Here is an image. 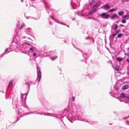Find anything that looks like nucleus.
<instances>
[{
  "mask_svg": "<svg viewBox=\"0 0 129 129\" xmlns=\"http://www.w3.org/2000/svg\"><path fill=\"white\" fill-rule=\"evenodd\" d=\"M101 4V2L99 0L96 2L95 4L92 6V8L96 7L98 9Z\"/></svg>",
  "mask_w": 129,
  "mask_h": 129,
  "instance_id": "obj_6",
  "label": "nucleus"
},
{
  "mask_svg": "<svg viewBox=\"0 0 129 129\" xmlns=\"http://www.w3.org/2000/svg\"><path fill=\"white\" fill-rule=\"evenodd\" d=\"M128 85H126L123 86L122 87V89L123 90H125L128 88Z\"/></svg>",
  "mask_w": 129,
  "mask_h": 129,
  "instance_id": "obj_15",
  "label": "nucleus"
},
{
  "mask_svg": "<svg viewBox=\"0 0 129 129\" xmlns=\"http://www.w3.org/2000/svg\"><path fill=\"white\" fill-rule=\"evenodd\" d=\"M122 22L123 23H126V20L124 19H123L122 21Z\"/></svg>",
  "mask_w": 129,
  "mask_h": 129,
  "instance_id": "obj_37",
  "label": "nucleus"
},
{
  "mask_svg": "<svg viewBox=\"0 0 129 129\" xmlns=\"http://www.w3.org/2000/svg\"><path fill=\"white\" fill-rule=\"evenodd\" d=\"M126 61L127 62H129V59H127L126 60Z\"/></svg>",
  "mask_w": 129,
  "mask_h": 129,
  "instance_id": "obj_54",
  "label": "nucleus"
},
{
  "mask_svg": "<svg viewBox=\"0 0 129 129\" xmlns=\"http://www.w3.org/2000/svg\"><path fill=\"white\" fill-rule=\"evenodd\" d=\"M118 14L120 16H122L124 13L123 11H119L118 13Z\"/></svg>",
  "mask_w": 129,
  "mask_h": 129,
  "instance_id": "obj_21",
  "label": "nucleus"
},
{
  "mask_svg": "<svg viewBox=\"0 0 129 129\" xmlns=\"http://www.w3.org/2000/svg\"><path fill=\"white\" fill-rule=\"evenodd\" d=\"M125 95L124 93H121L119 97L121 98H125Z\"/></svg>",
  "mask_w": 129,
  "mask_h": 129,
  "instance_id": "obj_20",
  "label": "nucleus"
},
{
  "mask_svg": "<svg viewBox=\"0 0 129 129\" xmlns=\"http://www.w3.org/2000/svg\"><path fill=\"white\" fill-rule=\"evenodd\" d=\"M115 69L117 71H118L119 70V68H116Z\"/></svg>",
  "mask_w": 129,
  "mask_h": 129,
  "instance_id": "obj_47",
  "label": "nucleus"
},
{
  "mask_svg": "<svg viewBox=\"0 0 129 129\" xmlns=\"http://www.w3.org/2000/svg\"><path fill=\"white\" fill-rule=\"evenodd\" d=\"M59 119H60V120H61V121H62V122L63 123H63V121H62V119H60V118Z\"/></svg>",
  "mask_w": 129,
  "mask_h": 129,
  "instance_id": "obj_60",
  "label": "nucleus"
},
{
  "mask_svg": "<svg viewBox=\"0 0 129 129\" xmlns=\"http://www.w3.org/2000/svg\"><path fill=\"white\" fill-rule=\"evenodd\" d=\"M126 1V2H129V0H125Z\"/></svg>",
  "mask_w": 129,
  "mask_h": 129,
  "instance_id": "obj_63",
  "label": "nucleus"
},
{
  "mask_svg": "<svg viewBox=\"0 0 129 129\" xmlns=\"http://www.w3.org/2000/svg\"><path fill=\"white\" fill-rule=\"evenodd\" d=\"M126 124L128 125H129V122L128 120L126 121Z\"/></svg>",
  "mask_w": 129,
  "mask_h": 129,
  "instance_id": "obj_45",
  "label": "nucleus"
},
{
  "mask_svg": "<svg viewBox=\"0 0 129 129\" xmlns=\"http://www.w3.org/2000/svg\"><path fill=\"white\" fill-rule=\"evenodd\" d=\"M49 24H50L52 25V23H51L50 22V21H49Z\"/></svg>",
  "mask_w": 129,
  "mask_h": 129,
  "instance_id": "obj_62",
  "label": "nucleus"
},
{
  "mask_svg": "<svg viewBox=\"0 0 129 129\" xmlns=\"http://www.w3.org/2000/svg\"><path fill=\"white\" fill-rule=\"evenodd\" d=\"M37 54L36 53H34L33 54V56H35Z\"/></svg>",
  "mask_w": 129,
  "mask_h": 129,
  "instance_id": "obj_46",
  "label": "nucleus"
},
{
  "mask_svg": "<svg viewBox=\"0 0 129 129\" xmlns=\"http://www.w3.org/2000/svg\"><path fill=\"white\" fill-rule=\"evenodd\" d=\"M13 83V82L12 81H10L9 82V85L10 86H11L12 85Z\"/></svg>",
  "mask_w": 129,
  "mask_h": 129,
  "instance_id": "obj_35",
  "label": "nucleus"
},
{
  "mask_svg": "<svg viewBox=\"0 0 129 129\" xmlns=\"http://www.w3.org/2000/svg\"><path fill=\"white\" fill-rule=\"evenodd\" d=\"M95 0H92L91 2L90 3L89 6H91L95 2Z\"/></svg>",
  "mask_w": 129,
  "mask_h": 129,
  "instance_id": "obj_28",
  "label": "nucleus"
},
{
  "mask_svg": "<svg viewBox=\"0 0 129 129\" xmlns=\"http://www.w3.org/2000/svg\"><path fill=\"white\" fill-rule=\"evenodd\" d=\"M25 26V24L24 23H23L22 24L20 27V30L21 29H22V28H23V27H24Z\"/></svg>",
  "mask_w": 129,
  "mask_h": 129,
  "instance_id": "obj_30",
  "label": "nucleus"
},
{
  "mask_svg": "<svg viewBox=\"0 0 129 129\" xmlns=\"http://www.w3.org/2000/svg\"><path fill=\"white\" fill-rule=\"evenodd\" d=\"M128 117H129V116H128L127 117H126L123 118V119H126V118H128Z\"/></svg>",
  "mask_w": 129,
  "mask_h": 129,
  "instance_id": "obj_52",
  "label": "nucleus"
},
{
  "mask_svg": "<svg viewBox=\"0 0 129 129\" xmlns=\"http://www.w3.org/2000/svg\"><path fill=\"white\" fill-rule=\"evenodd\" d=\"M71 6L72 7V9H75L76 8H75L74 7V6L72 5V3H73V2L72 0L71 1Z\"/></svg>",
  "mask_w": 129,
  "mask_h": 129,
  "instance_id": "obj_32",
  "label": "nucleus"
},
{
  "mask_svg": "<svg viewBox=\"0 0 129 129\" xmlns=\"http://www.w3.org/2000/svg\"><path fill=\"white\" fill-rule=\"evenodd\" d=\"M123 35V34L120 33L117 36V37L118 38H120L122 37Z\"/></svg>",
  "mask_w": 129,
  "mask_h": 129,
  "instance_id": "obj_27",
  "label": "nucleus"
},
{
  "mask_svg": "<svg viewBox=\"0 0 129 129\" xmlns=\"http://www.w3.org/2000/svg\"><path fill=\"white\" fill-rule=\"evenodd\" d=\"M129 17V15L128 14H126L125 15H124L123 16V17L124 19L126 18L127 17Z\"/></svg>",
  "mask_w": 129,
  "mask_h": 129,
  "instance_id": "obj_31",
  "label": "nucleus"
},
{
  "mask_svg": "<svg viewBox=\"0 0 129 129\" xmlns=\"http://www.w3.org/2000/svg\"><path fill=\"white\" fill-rule=\"evenodd\" d=\"M39 114L38 112H37L36 111L31 112L30 113H28L27 115L30 114Z\"/></svg>",
  "mask_w": 129,
  "mask_h": 129,
  "instance_id": "obj_24",
  "label": "nucleus"
},
{
  "mask_svg": "<svg viewBox=\"0 0 129 129\" xmlns=\"http://www.w3.org/2000/svg\"><path fill=\"white\" fill-rule=\"evenodd\" d=\"M125 99L127 100H128V96H127L126 95H125Z\"/></svg>",
  "mask_w": 129,
  "mask_h": 129,
  "instance_id": "obj_49",
  "label": "nucleus"
},
{
  "mask_svg": "<svg viewBox=\"0 0 129 129\" xmlns=\"http://www.w3.org/2000/svg\"><path fill=\"white\" fill-rule=\"evenodd\" d=\"M49 17H51L52 19L53 20H54V17L52 15H50Z\"/></svg>",
  "mask_w": 129,
  "mask_h": 129,
  "instance_id": "obj_43",
  "label": "nucleus"
},
{
  "mask_svg": "<svg viewBox=\"0 0 129 129\" xmlns=\"http://www.w3.org/2000/svg\"><path fill=\"white\" fill-rule=\"evenodd\" d=\"M37 74V80L38 81V82H39L41 79V73L40 70H39L38 71V70Z\"/></svg>",
  "mask_w": 129,
  "mask_h": 129,
  "instance_id": "obj_4",
  "label": "nucleus"
},
{
  "mask_svg": "<svg viewBox=\"0 0 129 129\" xmlns=\"http://www.w3.org/2000/svg\"><path fill=\"white\" fill-rule=\"evenodd\" d=\"M117 34L115 33L113 34L111 36V37H112L113 39H114V37Z\"/></svg>",
  "mask_w": 129,
  "mask_h": 129,
  "instance_id": "obj_36",
  "label": "nucleus"
},
{
  "mask_svg": "<svg viewBox=\"0 0 129 129\" xmlns=\"http://www.w3.org/2000/svg\"><path fill=\"white\" fill-rule=\"evenodd\" d=\"M116 60L119 62H120L123 60V58L121 57H118L116 58Z\"/></svg>",
  "mask_w": 129,
  "mask_h": 129,
  "instance_id": "obj_16",
  "label": "nucleus"
},
{
  "mask_svg": "<svg viewBox=\"0 0 129 129\" xmlns=\"http://www.w3.org/2000/svg\"><path fill=\"white\" fill-rule=\"evenodd\" d=\"M12 104L13 105V107L14 108H17V105H18V102L17 100H16L14 102L13 101V98L12 99Z\"/></svg>",
  "mask_w": 129,
  "mask_h": 129,
  "instance_id": "obj_8",
  "label": "nucleus"
},
{
  "mask_svg": "<svg viewBox=\"0 0 129 129\" xmlns=\"http://www.w3.org/2000/svg\"><path fill=\"white\" fill-rule=\"evenodd\" d=\"M22 110L21 109H19L18 110V113H20L21 112H22Z\"/></svg>",
  "mask_w": 129,
  "mask_h": 129,
  "instance_id": "obj_41",
  "label": "nucleus"
},
{
  "mask_svg": "<svg viewBox=\"0 0 129 129\" xmlns=\"http://www.w3.org/2000/svg\"><path fill=\"white\" fill-rule=\"evenodd\" d=\"M111 18L112 19H114L115 18H118L119 17L117 16V14H114L111 16Z\"/></svg>",
  "mask_w": 129,
  "mask_h": 129,
  "instance_id": "obj_11",
  "label": "nucleus"
},
{
  "mask_svg": "<svg viewBox=\"0 0 129 129\" xmlns=\"http://www.w3.org/2000/svg\"><path fill=\"white\" fill-rule=\"evenodd\" d=\"M75 100V97L73 96L71 98V100L73 101H74Z\"/></svg>",
  "mask_w": 129,
  "mask_h": 129,
  "instance_id": "obj_39",
  "label": "nucleus"
},
{
  "mask_svg": "<svg viewBox=\"0 0 129 129\" xmlns=\"http://www.w3.org/2000/svg\"><path fill=\"white\" fill-rule=\"evenodd\" d=\"M102 18L104 19H108L110 16L109 15L107 14L106 13H104L100 15Z\"/></svg>",
  "mask_w": 129,
  "mask_h": 129,
  "instance_id": "obj_3",
  "label": "nucleus"
},
{
  "mask_svg": "<svg viewBox=\"0 0 129 129\" xmlns=\"http://www.w3.org/2000/svg\"><path fill=\"white\" fill-rule=\"evenodd\" d=\"M114 26L115 27L114 28V30H116L117 29L118 27V25L116 24H115L114 25Z\"/></svg>",
  "mask_w": 129,
  "mask_h": 129,
  "instance_id": "obj_25",
  "label": "nucleus"
},
{
  "mask_svg": "<svg viewBox=\"0 0 129 129\" xmlns=\"http://www.w3.org/2000/svg\"><path fill=\"white\" fill-rule=\"evenodd\" d=\"M120 31V30L119 29L118 30H117L116 31V33L117 34Z\"/></svg>",
  "mask_w": 129,
  "mask_h": 129,
  "instance_id": "obj_40",
  "label": "nucleus"
},
{
  "mask_svg": "<svg viewBox=\"0 0 129 129\" xmlns=\"http://www.w3.org/2000/svg\"><path fill=\"white\" fill-rule=\"evenodd\" d=\"M8 49V48H7L5 51V52H6L7 51Z\"/></svg>",
  "mask_w": 129,
  "mask_h": 129,
  "instance_id": "obj_57",
  "label": "nucleus"
},
{
  "mask_svg": "<svg viewBox=\"0 0 129 129\" xmlns=\"http://www.w3.org/2000/svg\"><path fill=\"white\" fill-rule=\"evenodd\" d=\"M24 107L26 109H27L28 110H29V108H28V107L26 106H24Z\"/></svg>",
  "mask_w": 129,
  "mask_h": 129,
  "instance_id": "obj_51",
  "label": "nucleus"
},
{
  "mask_svg": "<svg viewBox=\"0 0 129 129\" xmlns=\"http://www.w3.org/2000/svg\"><path fill=\"white\" fill-rule=\"evenodd\" d=\"M80 107L78 105L74 104L72 106V111L75 115H73L71 113L68 114L67 118L71 122L74 120H79L85 122H87L90 124L94 125L98 122L97 121H93L86 119V117L84 116L82 113L80 112Z\"/></svg>",
  "mask_w": 129,
  "mask_h": 129,
  "instance_id": "obj_1",
  "label": "nucleus"
},
{
  "mask_svg": "<svg viewBox=\"0 0 129 129\" xmlns=\"http://www.w3.org/2000/svg\"><path fill=\"white\" fill-rule=\"evenodd\" d=\"M42 104L45 107H46V105H47L48 104V103L47 101L46 100H45L44 103L42 102Z\"/></svg>",
  "mask_w": 129,
  "mask_h": 129,
  "instance_id": "obj_19",
  "label": "nucleus"
},
{
  "mask_svg": "<svg viewBox=\"0 0 129 129\" xmlns=\"http://www.w3.org/2000/svg\"><path fill=\"white\" fill-rule=\"evenodd\" d=\"M121 2L122 3H124L126 2V1L125 0H122Z\"/></svg>",
  "mask_w": 129,
  "mask_h": 129,
  "instance_id": "obj_50",
  "label": "nucleus"
},
{
  "mask_svg": "<svg viewBox=\"0 0 129 129\" xmlns=\"http://www.w3.org/2000/svg\"><path fill=\"white\" fill-rule=\"evenodd\" d=\"M101 8H103L104 9L106 10L109 9L110 7L108 4H106L104 6H102Z\"/></svg>",
  "mask_w": 129,
  "mask_h": 129,
  "instance_id": "obj_9",
  "label": "nucleus"
},
{
  "mask_svg": "<svg viewBox=\"0 0 129 129\" xmlns=\"http://www.w3.org/2000/svg\"><path fill=\"white\" fill-rule=\"evenodd\" d=\"M29 50L31 51L32 52H33V49L32 48H30Z\"/></svg>",
  "mask_w": 129,
  "mask_h": 129,
  "instance_id": "obj_48",
  "label": "nucleus"
},
{
  "mask_svg": "<svg viewBox=\"0 0 129 129\" xmlns=\"http://www.w3.org/2000/svg\"><path fill=\"white\" fill-rule=\"evenodd\" d=\"M21 52H22V53H24L25 54L27 55H29V54H28L27 52H24V51H23Z\"/></svg>",
  "mask_w": 129,
  "mask_h": 129,
  "instance_id": "obj_42",
  "label": "nucleus"
},
{
  "mask_svg": "<svg viewBox=\"0 0 129 129\" xmlns=\"http://www.w3.org/2000/svg\"><path fill=\"white\" fill-rule=\"evenodd\" d=\"M86 39H89L90 41V43L91 42H92L93 43H94V40L93 39V38L92 37H87L86 38Z\"/></svg>",
  "mask_w": 129,
  "mask_h": 129,
  "instance_id": "obj_13",
  "label": "nucleus"
},
{
  "mask_svg": "<svg viewBox=\"0 0 129 129\" xmlns=\"http://www.w3.org/2000/svg\"><path fill=\"white\" fill-rule=\"evenodd\" d=\"M18 30L17 29H16L15 30V35L13 36V40H16V43L17 44L20 45V46H23V38H25V37H19L18 36Z\"/></svg>",
  "mask_w": 129,
  "mask_h": 129,
  "instance_id": "obj_2",
  "label": "nucleus"
},
{
  "mask_svg": "<svg viewBox=\"0 0 129 129\" xmlns=\"http://www.w3.org/2000/svg\"><path fill=\"white\" fill-rule=\"evenodd\" d=\"M97 11V9L96 8H94L93 9L91 10L89 12V14H91L94 12H96Z\"/></svg>",
  "mask_w": 129,
  "mask_h": 129,
  "instance_id": "obj_10",
  "label": "nucleus"
},
{
  "mask_svg": "<svg viewBox=\"0 0 129 129\" xmlns=\"http://www.w3.org/2000/svg\"><path fill=\"white\" fill-rule=\"evenodd\" d=\"M86 77L89 78L90 79H91L92 78V76L91 75H90V74H88L87 76Z\"/></svg>",
  "mask_w": 129,
  "mask_h": 129,
  "instance_id": "obj_29",
  "label": "nucleus"
},
{
  "mask_svg": "<svg viewBox=\"0 0 129 129\" xmlns=\"http://www.w3.org/2000/svg\"><path fill=\"white\" fill-rule=\"evenodd\" d=\"M6 96H5V98L6 99H9L10 100L11 99V96H10V94L9 96H8L7 94H6Z\"/></svg>",
  "mask_w": 129,
  "mask_h": 129,
  "instance_id": "obj_23",
  "label": "nucleus"
},
{
  "mask_svg": "<svg viewBox=\"0 0 129 129\" xmlns=\"http://www.w3.org/2000/svg\"><path fill=\"white\" fill-rule=\"evenodd\" d=\"M113 113H115V114H117V113H116V112H115V111H114V112H113Z\"/></svg>",
  "mask_w": 129,
  "mask_h": 129,
  "instance_id": "obj_61",
  "label": "nucleus"
},
{
  "mask_svg": "<svg viewBox=\"0 0 129 129\" xmlns=\"http://www.w3.org/2000/svg\"><path fill=\"white\" fill-rule=\"evenodd\" d=\"M26 45H27L28 46H31L35 48V47H34L32 45H30L29 43H27V42H24V43H23V46H25Z\"/></svg>",
  "mask_w": 129,
  "mask_h": 129,
  "instance_id": "obj_18",
  "label": "nucleus"
},
{
  "mask_svg": "<svg viewBox=\"0 0 129 129\" xmlns=\"http://www.w3.org/2000/svg\"><path fill=\"white\" fill-rule=\"evenodd\" d=\"M82 55L84 59H85L87 56V54L85 52H82Z\"/></svg>",
  "mask_w": 129,
  "mask_h": 129,
  "instance_id": "obj_17",
  "label": "nucleus"
},
{
  "mask_svg": "<svg viewBox=\"0 0 129 129\" xmlns=\"http://www.w3.org/2000/svg\"><path fill=\"white\" fill-rule=\"evenodd\" d=\"M57 58V56H54L52 57L51 59L52 61H53L56 59Z\"/></svg>",
  "mask_w": 129,
  "mask_h": 129,
  "instance_id": "obj_22",
  "label": "nucleus"
},
{
  "mask_svg": "<svg viewBox=\"0 0 129 129\" xmlns=\"http://www.w3.org/2000/svg\"><path fill=\"white\" fill-rule=\"evenodd\" d=\"M17 120H15L14 121H11L10 122H11L12 123H14L16 122L18 120H19V118H18V117H17Z\"/></svg>",
  "mask_w": 129,
  "mask_h": 129,
  "instance_id": "obj_34",
  "label": "nucleus"
},
{
  "mask_svg": "<svg viewBox=\"0 0 129 129\" xmlns=\"http://www.w3.org/2000/svg\"><path fill=\"white\" fill-rule=\"evenodd\" d=\"M39 114H40L41 115H47V116H49V114H53L52 113H48L47 114H46L45 113H40L39 112H38Z\"/></svg>",
  "mask_w": 129,
  "mask_h": 129,
  "instance_id": "obj_12",
  "label": "nucleus"
},
{
  "mask_svg": "<svg viewBox=\"0 0 129 129\" xmlns=\"http://www.w3.org/2000/svg\"><path fill=\"white\" fill-rule=\"evenodd\" d=\"M36 82H32L31 81H30L28 83H25V84L26 85H27V88L28 89L29 91V88H30V85H35L36 84Z\"/></svg>",
  "mask_w": 129,
  "mask_h": 129,
  "instance_id": "obj_7",
  "label": "nucleus"
},
{
  "mask_svg": "<svg viewBox=\"0 0 129 129\" xmlns=\"http://www.w3.org/2000/svg\"><path fill=\"white\" fill-rule=\"evenodd\" d=\"M118 88H117V87H116V88L115 89V90H116V91H118Z\"/></svg>",
  "mask_w": 129,
  "mask_h": 129,
  "instance_id": "obj_53",
  "label": "nucleus"
},
{
  "mask_svg": "<svg viewBox=\"0 0 129 129\" xmlns=\"http://www.w3.org/2000/svg\"><path fill=\"white\" fill-rule=\"evenodd\" d=\"M28 93V92H27V93L24 94L22 95V96L21 94V98H22V99H23V97L24 96H25V101L26 97L27 95V94Z\"/></svg>",
  "mask_w": 129,
  "mask_h": 129,
  "instance_id": "obj_14",
  "label": "nucleus"
},
{
  "mask_svg": "<svg viewBox=\"0 0 129 129\" xmlns=\"http://www.w3.org/2000/svg\"><path fill=\"white\" fill-rule=\"evenodd\" d=\"M92 19L93 20H96V21H97V20L95 19L94 18H92Z\"/></svg>",
  "mask_w": 129,
  "mask_h": 129,
  "instance_id": "obj_58",
  "label": "nucleus"
},
{
  "mask_svg": "<svg viewBox=\"0 0 129 129\" xmlns=\"http://www.w3.org/2000/svg\"><path fill=\"white\" fill-rule=\"evenodd\" d=\"M116 10V9L114 8H113L110 10L109 12H111L114 11Z\"/></svg>",
  "mask_w": 129,
  "mask_h": 129,
  "instance_id": "obj_33",
  "label": "nucleus"
},
{
  "mask_svg": "<svg viewBox=\"0 0 129 129\" xmlns=\"http://www.w3.org/2000/svg\"><path fill=\"white\" fill-rule=\"evenodd\" d=\"M120 26L122 27H123V25L122 24H120Z\"/></svg>",
  "mask_w": 129,
  "mask_h": 129,
  "instance_id": "obj_55",
  "label": "nucleus"
},
{
  "mask_svg": "<svg viewBox=\"0 0 129 129\" xmlns=\"http://www.w3.org/2000/svg\"><path fill=\"white\" fill-rule=\"evenodd\" d=\"M53 116L56 118H58V117H57V116Z\"/></svg>",
  "mask_w": 129,
  "mask_h": 129,
  "instance_id": "obj_56",
  "label": "nucleus"
},
{
  "mask_svg": "<svg viewBox=\"0 0 129 129\" xmlns=\"http://www.w3.org/2000/svg\"><path fill=\"white\" fill-rule=\"evenodd\" d=\"M127 49L128 50H129V47L127 48Z\"/></svg>",
  "mask_w": 129,
  "mask_h": 129,
  "instance_id": "obj_64",
  "label": "nucleus"
},
{
  "mask_svg": "<svg viewBox=\"0 0 129 129\" xmlns=\"http://www.w3.org/2000/svg\"><path fill=\"white\" fill-rule=\"evenodd\" d=\"M60 23L62 25H66L68 27H69V25H66V24L64 23H63L60 22Z\"/></svg>",
  "mask_w": 129,
  "mask_h": 129,
  "instance_id": "obj_38",
  "label": "nucleus"
},
{
  "mask_svg": "<svg viewBox=\"0 0 129 129\" xmlns=\"http://www.w3.org/2000/svg\"><path fill=\"white\" fill-rule=\"evenodd\" d=\"M43 3L45 5L46 10L47 11V13L49 14V12L48 11V10H50V5L49 4H48L46 2H43Z\"/></svg>",
  "mask_w": 129,
  "mask_h": 129,
  "instance_id": "obj_5",
  "label": "nucleus"
},
{
  "mask_svg": "<svg viewBox=\"0 0 129 129\" xmlns=\"http://www.w3.org/2000/svg\"><path fill=\"white\" fill-rule=\"evenodd\" d=\"M31 29L30 28H27L26 29V31L27 32L29 33L30 32Z\"/></svg>",
  "mask_w": 129,
  "mask_h": 129,
  "instance_id": "obj_26",
  "label": "nucleus"
},
{
  "mask_svg": "<svg viewBox=\"0 0 129 129\" xmlns=\"http://www.w3.org/2000/svg\"><path fill=\"white\" fill-rule=\"evenodd\" d=\"M40 17H39L38 18V19H36V18H34L33 19H35V20H37L38 19H39V18Z\"/></svg>",
  "mask_w": 129,
  "mask_h": 129,
  "instance_id": "obj_59",
  "label": "nucleus"
},
{
  "mask_svg": "<svg viewBox=\"0 0 129 129\" xmlns=\"http://www.w3.org/2000/svg\"><path fill=\"white\" fill-rule=\"evenodd\" d=\"M6 54V53H3V54H1V56H0V57H3V56L5 54Z\"/></svg>",
  "mask_w": 129,
  "mask_h": 129,
  "instance_id": "obj_44",
  "label": "nucleus"
}]
</instances>
